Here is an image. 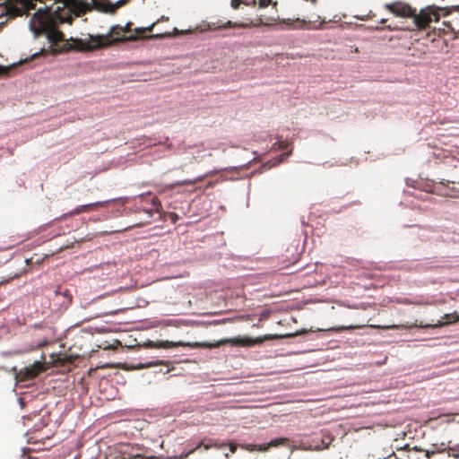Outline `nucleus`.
I'll return each instance as SVG.
<instances>
[{"instance_id": "nucleus-1", "label": "nucleus", "mask_w": 459, "mask_h": 459, "mask_svg": "<svg viewBox=\"0 0 459 459\" xmlns=\"http://www.w3.org/2000/svg\"><path fill=\"white\" fill-rule=\"evenodd\" d=\"M45 2L46 0H39ZM50 6L39 8L30 18V28L36 38L45 36L51 46L64 41V33L59 30L62 23L71 24L89 10L81 0H53Z\"/></svg>"}, {"instance_id": "nucleus-2", "label": "nucleus", "mask_w": 459, "mask_h": 459, "mask_svg": "<svg viewBox=\"0 0 459 459\" xmlns=\"http://www.w3.org/2000/svg\"><path fill=\"white\" fill-rule=\"evenodd\" d=\"M111 37L115 38L114 40H129V36H125L122 26L114 25L110 28L108 35L90 36L89 40L73 38L70 40H66L64 38V41L59 42L57 46L50 45V48H53V52L69 51L72 49L90 51L109 46L112 43Z\"/></svg>"}, {"instance_id": "nucleus-3", "label": "nucleus", "mask_w": 459, "mask_h": 459, "mask_svg": "<svg viewBox=\"0 0 459 459\" xmlns=\"http://www.w3.org/2000/svg\"><path fill=\"white\" fill-rule=\"evenodd\" d=\"M325 20H321L320 16L316 17V21H307L305 19L297 18L296 20L291 19H282L280 20L279 16H271L264 17V15H260L255 20H250L248 22L237 23L231 21H228L226 22L219 23L216 26L217 29H227V28H250V27H260V26H267L271 27L276 23H283L287 25L289 28L292 29H305L310 28L314 30H322L324 29V24L325 23Z\"/></svg>"}, {"instance_id": "nucleus-4", "label": "nucleus", "mask_w": 459, "mask_h": 459, "mask_svg": "<svg viewBox=\"0 0 459 459\" xmlns=\"http://www.w3.org/2000/svg\"><path fill=\"white\" fill-rule=\"evenodd\" d=\"M453 13H459V4H454L445 7L437 5H428L422 8L419 13L414 8L413 22L418 30L427 29L432 22H438L440 17H446Z\"/></svg>"}, {"instance_id": "nucleus-5", "label": "nucleus", "mask_w": 459, "mask_h": 459, "mask_svg": "<svg viewBox=\"0 0 459 459\" xmlns=\"http://www.w3.org/2000/svg\"><path fill=\"white\" fill-rule=\"evenodd\" d=\"M425 459H459V453L454 448H446L444 444L432 445L430 449L425 450Z\"/></svg>"}, {"instance_id": "nucleus-6", "label": "nucleus", "mask_w": 459, "mask_h": 459, "mask_svg": "<svg viewBox=\"0 0 459 459\" xmlns=\"http://www.w3.org/2000/svg\"><path fill=\"white\" fill-rule=\"evenodd\" d=\"M384 8L396 17L411 18L414 16V8L403 1L397 0L392 3H386Z\"/></svg>"}, {"instance_id": "nucleus-7", "label": "nucleus", "mask_w": 459, "mask_h": 459, "mask_svg": "<svg viewBox=\"0 0 459 459\" xmlns=\"http://www.w3.org/2000/svg\"><path fill=\"white\" fill-rule=\"evenodd\" d=\"M45 369L44 365L36 361L33 365L26 367L16 373V379L19 382L32 380Z\"/></svg>"}, {"instance_id": "nucleus-8", "label": "nucleus", "mask_w": 459, "mask_h": 459, "mask_svg": "<svg viewBox=\"0 0 459 459\" xmlns=\"http://www.w3.org/2000/svg\"><path fill=\"white\" fill-rule=\"evenodd\" d=\"M82 3L89 7V10H87L84 13L91 11L92 9H95L101 13L114 14V9L112 10V3L109 0H91V4L83 2Z\"/></svg>"}, {"instance_id": "nucleus-9", "label": "nucleus", "mask_w": 459, "mask_h": 459, "mask_svg": "<svg viewBox=\"0 0 459 459\" xmlns=\"http://www.w3.org/2000/svg\"><path fill=\"white\" fill-rule=\"evenodd\" d=\"M270 337L264 336V337H257V338H249V337H236L234 339H230L229 342L234 345L238 346H244V347H249L254 346L256 344L263 343L265 340H269Z\"/></svg>"}, {"instance_id": "nucleus-10", "label": "nucleus", "mask_w": 459, "mask_h": 459, "mask_svg": "<svg viewBox=\"0 0 459 459\" xmlns=\"http://www.w3.org/2000/svg\"><path fill=\"white\" fill-rule=\"evenodd\" d=\"M108 203V201H103V202H96V203H92V204H89L79 205L78 207H76L75 209L71 211L68 214H65V217H66L68 215L74 216V215H77V214H80L82 212H90L93 210L98 209L99 207L107 205Z\"/></svg>"}, {"instance_id": "nucleus-11", "label": "nucleus", "mask_w": 459, "mask_h": 459, "mask_svg": "<svg viewBox=\"0 0 459 459\" xmlns=\"http://www.w3.org/2000/svg\"><path fill=\"white\" fill-rule=\"evenodd\" d=\"M403 454L401 455L400 459H425L423 454L425 450L418 449L417 446L410 448L409 446L402 450Z\"/></svg>"}, {"instance_id": "nucleus-12", "label": "nucleus", "mask_w": 459, "mask_h": 459, "mask_svg": "<svg viewBox=\"0 0 459 459\" xmlns=\"http://www.w3.org/2000/svg\"><path fill=\"white\" fill-rule=\"evenodd\" d=\"M160 21H169V17H166V16H161L160 19L157 20V22H152L150 26L148 27H144V28H135L134 29V31L136 33V35H134V36H129L128 37V39H130V41H134V40H136L138 39H141V38H143L144 37V34L147 33V32H151L152 31L154 26L160 22Z\"/></svg>"}, {"instance_id": "nucleus-13", "label": "nucleus", "mask_w": 459, "mask_h": 459, "mask_svg": "<svg viewBox=\"0 0 459 459\" xmlns=\"http://www.w3.org/2000/svg\"><path fill=\"white\" fill-rule=\"evenodd\" d=\"M224 445L223 444H218L217 441L215 442H209V443H204V442H200L195 448H193L192 450H190L188 452L187 455H190V454H193L194 452H195L196 450H198L201 446H204V448L205 450H208L212 447H216V448H221Z\"/></svg>"}, {"instance_id": "nucleus-14", "label": "nucleus", "mask_w": 459, "mask_h": 459, "mask_svg": "<svg viewBox=\"0 0 459 459\" xmlns=\"http://www.w3.org/2000/svg\"><path fill=\"white\" fill-rule=\"evenodd\" d=\"M290 442V439L287 437H277L269 442V446L271 447H276L279 446H287Z\"/></svg>"}, {"instance_id": "nucleus-15", "label": "nucleus", "mask_w": 459, "mask_h": 459, "mask_svg": "<svg viewBox=\"0 0 459 459\" xmlns=\"http://www.w3.org/2000/svg\"><path fill=\"white\" fill-rule=\"evenodd\" d=\"M443 25L446 28L443 29L444 33L455 32L454 39L458 38V32H455V27L452 25V21H446L443 22Z\"/></svg>"}, {"instance_id": "nucleus-16", "label": "nucleus", "mask_w": 459, "mask_h": 459, "mask_svg": "<svg viewBox=\"0 0 459 459\" xmlns=\"http://www.w3.org/2000/svg\"><path fill=\"white\" fill-rule=\"evenodd\" d=\"M251 4H255V0H251ZM269 4H272L274 8L277 6V2H273V0H259V7L265 8Z\"/></svg>"}, {"instance_id": "nucleus-17", "label": "nucleus", "mask_w": 459, "mask_h": 459, "mask_svg": "<svg viewBox=\"0 0 459 459\" xmlns=\"http://www.w3.org/2000/svg\"><path fill=\"white\" fill-rule=\"evenodd\" d=\"M204 177H199L195 179H186V180H184L180 183H178V186H188V185H195L196 184L197 182H200L204 179Z\"/></svg>"}, {"instance_id": "nucleus-18", "label": "nucleus", "mask_w": 459, "mask_h": 459, "mask_svg": "<svg viewBox=\"0 0 459 459\" xmlns=\"http://www.w3.org/2000/svg\"><path fill=\"white\" fill-rule=\"evenodd\" d=\"M241 4L251 5V2L246 0H231L230 5L233 9H238Z\"/></svg>"}, {"instance_id": "nucleus-19", "label": "nucleus", "mask_w": 459, "mask_h": 459, "mask_svg": "<svg viewBox=\"0 0 459 459\" xmlns=\"http://www.w3.org/2000/svg\"><path fill=\"white\" fill-rule=\"evenodd\" d=\"M131 25H132V22H127L126 24V26H124V27L122 26V30H124V33L125 34L130 33L128 36L136 35L134 29V30L131 29Z\"/></svg>"}, {"instance_id": "nucleus-20", "label": "nucleus", "mask_w": 459, "mask_h": 459, "mask_svg": "<svg viewBox=\"0 0 459 459\" xmlns=\"http://www.w3.org/2000/svg\"><path fill=\"white\" fill-rule=\"evenodd\" d=\"M175 346L176 345L173 342H169V341H165V342H160L158 345H155L154 347L169 349V348H172V347H175Z\"/></svg>"}, {"instance_id": "nucleus-21", "label": "nucleus", "mask_w": 459, "mask_h": 459, "mask_svg": "<svg viewBox=\"0 0 459 459\" xmlns=\"http://www.w3.org/2000/svg\"><path fill=\"white\" fill-rule=\"evenodd\" d=\"M152 211H154L155 212H159L160 208V201L157 198L153 197L152 200Z\"/></svg>"}, {"instance_id": "nucleus-22", "label": "nucleus", "mask_w": 459, "mask_h": 459, "mask_svg": "<svg viewBox=\"0 0 459 459\" xmlns=\"http://www.w3.org/2000/svg\"><path fill=\"white\" fill-rule=\"evenodd\" d=\"M127 3V0H118L117 3H112V10L114 9V13H116L117 10L121 6L125 5Z\"/></svg>"}, {"instance_id": "nucleus-23", "label": "nucleus", "mask_w": 459, "mask_h": 459, "mask_svg": "<svg viewBox=\"0 0 459 459\" xmlns=\"http://www.w3.org/2000/svg\"><path fill=\"white\" fill-rule=\"evenodd\" d=\"M269 448H271V446H269V443H265V444L257 445L256 450L261 451V452H265Z\"/></svg>"}, {"instance_id": "nucleus-24", "label": "nucleus", "mask_w": 459, "mask_h": 459, "mask_svg": "<svg viewBox=\"0 0 459 459\" xmlns=\"http://www.w3.org/2000/svg\"><path fill=\"white\" fill-rule=\"evenodd\" d=\"M242 447L245 448L247 451L253 452V451L256 450L257 445L256 444H248V445H246V446H244Z\"/></svg>"}, {"instance_id": "nucleus-25", "label": "nucleus", "mask_w": 459, "mask_h": 459, "mask_svg": "<svg viewBox=\"0 0 459 459\" xmlns=\"http://www.w3.org/2000/svg\"><path fill=\"white\" fill-rule=\"evenodd\" d=\"M364 325H349V326H342L340 327L341 330H349V329H359L363 327Z\"/></svg>"}, {"instance_id": "nucleus-26", "label": "nucleus", "mask_w": 459, "mask_h": 459, "mask_svg": "<svg viewBox=\"0 0 459 459\" xmlns=\"http://www.w3.org/2000/svg\"><path fill=\"white\" fill-rule=\"evenodd\" d=\"M9 72V67L0 65V76L4 75Z\"/></svg>"}, {"instance_id": "nucleus-27", "label": "nucleus", "mask_w": 459, "mask_h": 459, "mask_svg": "<svg viewBox=\"0 0 459 459\" xmlns=\"http://www.w3.org/2000/svg\"><path fill=\"white\" fill-rule=\"evenodd\" d=\"M279 149L285 150L287 149L289 143L287 142H279Z\"/></svg>"}, {"instance_id": "nucleus-28", "label": "nucleus", "mask_w": 459, "mask_h": 459, "mask_svg": "<svg viewBox=\"0 0 459 459\" xmlns=\"http://www.w3.org/2000/svg\"><path fill=\"white\" fill-rule=\"evenodd\" d=\"M229 447L231 453H235L237 451L238 446L234 443H230Z\"/></svg>"}, {"instance_id": "nucleus-29", "label": "nucleus", "mask_w": 459, "mask_h": 459, "mask_svg": "<svg viewBox=\"0 0 459 459\" xmlns=\"http://www.w3.org/2000/svg\"><path fill=\"white\" fill-rule=\"evenodd\" d=\"M169 36H170L169 32H165V33L157 34V35H155L153 37L154 38H165V37H169Z\"/></svg>"}, {"instance_id": "nucleus-30", "label": "nucleus", "mask_w": 459, "mask_h": 459, "mask_svg": "<svg viewBox=\"0 0 459 459\" xmlns=\"http://www.w3.org/2000/svg\"><path fill=\"white\" fill-rule=\"evenodd\" d=\"M357 19L359 20H361V21H366L368 20V18H370L369 15H367V16H362V17H359V16H355Z\"/></svg>"}, {"instance_id": "nucleus-31", "label": "nucleus", "mask_w": 459, "mask_h": 459, "mask_svg": "<svg viewBox=\"0 0 459 459\" xmlns=\"http://www.w3.org/2000/svg\"><path fill=\"white\" fill-rule=\"evenodd\" d=\"M384 329H396L398 328L397 325H388V326H383Z\"/></svg>"}, {"instance_id": "nucleus-32", "label": "nucleus", "mask_w": 459, "mask_h": 459, "mask_svg": "<svg viewBox=\"0 0 459 459\" xmlns=\"http://www.w3.org/2000/svg\"><path fill=\"white\" fill-rule=\"evenodd\" d=\"M351 52H354V53H358L359 52V49L356 47H351Z\"/></svg>"}, {"instance_id": "nucleus-33", "label": "nucleus", "mask_w": 459, "mask_h": 459, "mask_svg": "<svg viewBox=\"0 0 459 459\" xmlns=\"http://www.w3.org/2000/svg\"><path fill=\"white\" fill-rule=\"evenodd\" d=\"M386 21H387L386 19H382V20L380 21V23H381V24H385V23L386 22Z\"/></svg>"}, {"instance_id": "nucleus-34", "label": "nucleus", "mask_w": 459, "mask_h": 459, "mask_svg": "<svg viewBox=\"0 0 459 459\" xmlns=\"http://www.w3.org/2000/svg\"><path fill=\"white\" fill-rule=\"evenodd\" d=\"M385 28H386L388 30H394L390 25H387Z\"/></svg>"}, {"instance_id": "nucleus-35", "label": "nucleus", "mask_w": 459, "mask_h": 459, "mask_svg": "<svg viewBox=\"0 0 459 459\" xmlns=\"http://www.w3.org/2000/svg\"><path fill=\"white\" fill-rule=\"evenodd\" d=\"M455 316V321H459V316Z\"/></svg>"}, {"instance_id": "nucleus-36", "label": "nucleus", "mask_w": 459, "mask_h": 459, "mask_svg": "<svg viewBox=\"0 0 459 459\" xmlns=\"http://www.w3.org/2000/svg\"><path fill=\"white\" fill-rule=\"evenodd\" d=\"M27 8H34V6L31 4V5H28Z\"/></svg>"}, {"instance_id": "nucleus-37", "label": "nucleus", "mask_w": 459, "mask_h": 459, "mask_svg": "<svg viewBox=\"0 0 459 459\" xmlns=\"http://www.w3.org/2000/svg\"><path fill=\"white\" fill-rule=\"evenodd\" d=\"M29 459H30V458H29Z\"/></svg>"}]
</instances>
